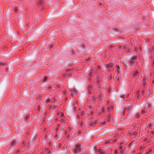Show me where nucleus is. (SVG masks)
Returning a JSON list of instances; mask_svg holds the SVG:
<instances>
[{
	"label": "nucleus",
	"mask_w": 154,
	"mask_h": 154,
	"mask_svg": "<svg viewBox=\"0 0 154 154\" xmlns=\"http://www.w3.org/2000/svg\"><path fill=\"white\" fill-rule=\"evenodd\" d=\"M81 144H79L74 146L73 147V151L75 153H78L80 152Z\"/></svg>",
	"instance_id": "f257e3e1"
},
{
	"label": "nucleus",
	"mask_w": 154,
	"mask_h": 154,
	"mask_svg": "<svg viewBox=\"0 0 154 154\" xmlns=\"http://www.w3.org/2000/svg\"><path fill=\"white\" fill-rule=\"evenodd\" d=\"M115 66L113 63H110L106 64V67L109 69V70L113 71L114 69V66Z\"/></svg>",
	"instance_id": "f03ea898"
},
{
	"label": "nucleus",
	"mask_w": 154,
	"mask_h": 154,
	"mask_svg": "<svg viewBox=\"0 0 154 154\" xmlns=\"http://www.w3.org/2000/svg\"><path fill=\"white\" fill-rule=\"evenodd\" d=\"M150 107V105L148 103H147L145 105L144 108L142 109L141 111L142 114H144L146 112L147 110V109Z\"/></svg>",
	"instance_id": "7ed1b4c3"
},
{
	"label": "nucleus",
	"mask_w": 154,
	"mask_h": 154,
	"mask_svg": "<svg viewBox=\"0 0 154 154\" xmlns=\"http://www.w3.org/2000/svg\"><path fill=\"white\" fill-rule=\"evenodd\" d=\"M128 62L129 64L132 67H133V66H135L137 65V63H136L135 61H134L129 60H128Z\"/></svg>",
	"instance_id": "20e7f679"
},
{
	"label": "nucleus",
	"mask_w": 154,
	"mask_h": 154,
	"mask_svg": "<svg viewBox=\"0 0 154 154\" xmlns=\"http://www.w3.org/2000/svg\"><path fill=\"white\" fill-rule=\"evenodd\" d=\"M137 59V54H134L131 56L130 60L135 61V60Z\"/></svg>",
	"instance_id": "39448f33"
},
{
	"label": "nucleus",
	"mask_w": 154,
	"mask_h": 154,
	"mask_svg": "<svg viewBox=\"0 0 154 154\" xmlns=\"http://www.w3.org/2000/svg\"><path fill=\"white\" fill-rule=\"evenodd\" d=\"M96 122L97 121L96 120H94V121H92L91 122L89 123L88 125H89L90 126L92 127L96 125Z\"/></svg>",
	"instance_id": "423d86ee"
},
{
	"label": "nucleus",
	"mask_w": 154,
	"mask_h": 154,
	"mask_svg": "<svg viewBox=\"0 0 154 154\" xmlns=\"http://www.w3.org/2000/svg\"><path fill=\"white\" fill-rule=\"evenodd\" d=\"M51 102H55V99L54 98L52 99L48 98L46 100V102L47 103Z\"/></svg>",
	"instance_id": "0eeeda50"
},
{
	"label": "nucleus",
	"mask_w": 154,
	"mask_h": 154,
	"mask_svg": "<svg viewBox=\"0 0 154 154\" xmlns=\"http://www.w3.org/2000/svg\"><path fill=\"white\" fill-rule=\"evenodd\" d=\"M88 92L89 94H91L92 93L91 91L92 90V87L91 85H89L88 87Z\"/></svg>",
	"instance_id": "6e6552de"
},
{
	"label": "nucleus",
	"mask_w": 154,
	"mask_h": 154,
	"mask_svg": "<svg viewBox=\"0 0 154 154\" xmlns=\"http://www.w3.org/2000/svg\"><path fill=\"white\" fill-rule=\"evenodd\" d=\"M70 91L72 94H76L78 92L74 88H73L71 89Z\"/></svg>",
	"instance_id": "1a4fd4ad"
},
{
	"label": "nucleus",
	"mask_w": 154,
	"mask_h": 154,
	"mask_svg": "<svg viewBox=\"0 0 154 154\" xmlns=\"http://www.w3.org/2000/svg\"><path fill=\"white\" fill-rule=\"evenodd\" d=\"M126 109V108H125L124 109L122 108L120 110V112H121V116H122L123 115H124L125 113V110Z\"/></svg>",
	"instance_id": "9d476101"
},
{
	"label": "nucleus",
	"mask_w": 154,
	"mask_h": 154,
	"mask_svg": "<svg viewBox=\"0 0 154 154\" xmlns=\"http://www.w3.org/2000/svg\"><path fill=\"white\" fill-rule=\"evenodd\" d=\"M116 139H114L113 140H107L106 141V143H108L110 142L111 143H113L115 142L116 141Z\"/></svg>",
	"instance_id": "9b49d317"
},
{
	"label": "nucleus",
	"mask_w": 154,
	"mask_h": 154,
	"mask_svg": "<svg viewBox=\"0 0 154 154\" xmlns=\"http://www.w3.org/2000/svg\"><path fill=\"white\" fill-rule=\"evenodd\" d=\"M91 98L92 99V101H93V103H96V99L94 97V96H91Z\"/></svg>",
	"instance_id": "f8f14e48"
},
{
	"label": "nucleus",
	"mask_w": 154,
	"mask_h": 154,
	"mask_svg": "<svg viewBox=\"0 0 154 154\" xmlns=\"http://www.w3.org/2000/svg\"><path fill=\"white\" fill-rule=\"evenodd\" d=\"M97 98L98 99H99V100H100V101L102 99L101 95L100 94L98 95L97 96Z\"/></svg>",
	"instance_id": "ddd939ff"
},
{
	"label": "nucleus",
	"mask_w": 154,
	"mask_h": 154,
	"mask_svg": "<svg viewBox=\"0 0 154 154\" xmlns=\"http://www.w3.org/2000/svg\"><path fill=\"white\" fill-rule=\"evenodd\" d=\"M106 117L107 118V121L108 122L110 121L111 120V115H107Z\"/></svg>",
	"instance_id": "4468645a"
},
{
	"label": "nucleus",
	"mask_w": 154,
	"mask_h": 154,
	"mask_svg": "<svg viewBox=\"0 0 154 154\" xmlns=\"http://www.w3.org/2000/svg\"><path fill=\"white\" fill-rule=\"evenodd\" d=\"M42 3V0H39L37 2V4L38 5H41Z\"/></svg>",
	"instance_id": "2eb2a0df"
},
{
	"label": "nucleus",
	"mask_w": 154,
	"mask_h": 154,
	"mask_svg": "<svg viewBox=\"0 0 154 154\" xmlns=\"http://www.w3.org/2000/svg\"><path fill=\"white\" fill-rule=\"evenodd\" d=\"M138 72L137 70L135 71L134 73H133V75L134 76H136L138 74Z\"/></svg>",
	"instance_id": "dca6fc26"
},
{
	"label": "nucleus",
	"mask_w": 154,
	"mask_h": 154,
	"mask_svg": "<svg viewBox=\"0 0 154 154\" xmlns=\"http://www.w3.org/2000/svg\"><path fill=\"white\" fill-rule=\"evenodd\" d=\"M98 154H104V152L103 151H102V150L101 149L98 150Z\"/></svg>",
	"instance_id": "f3484780"
},
{
	"label": "nucleus",
	"mask_w": 154,
	"mask_h": 154,
	"mask_svg": "<svg viewBox=\"0 0 154 154\" xmlns=\"http://www.w3.org/2000/svg\"><path fill=\"white\" fill-rule=\"evenodd\" d=\"M135 117L137 118H138L139 116V114L138 112H137L136 113Z\"/></svg>",
	"instance_id": "a211bd4d"
},
{
	"label": "nucleus",
	"mask_w": 154,
	"mask_h": 154,
	"mask_svg": "<svg viewBox=\"0 0 154 154\" xmlns=\"http://www.w3.org/2000/svg\"><path fill=\"white\" fill-rule=\"evenodd\" d=\"M92 93L91 94H95L96 93V91H95L92 90L91 91Z\"/></svg>",
	"instance_id": "6ab92c4d"
},
{
	"label": "nucleus",
	"mask_w": 154,
	"mask_h": 154,
	"mask_svg": "<svg viewBox=\"0 0 154 154\" xmlns=\"http://www.w3.org/2000/svg\"><path fill=\"white\" fill-rule=\"evenodd\" d=\"M25 146L24 141H23L22 143L21 147H24Z\"/></svg>",
	"instance_id": "aec40b11"
},
{
	"label": "nucleus",
	"mask_w": 154,
	"mask_h": 154,
	"mask_svg": "<svg viewBox=\"0 0 154 154\" xmlns=\"http://www.w3.org/2000/svg\"><path fill=\"white\" fill-rule=\"evenodd\" d=\"M150 40H151V38H149L146 39V42L147 43V42H149L150 41Z\"/></svg>",
	"instance_id": "412c9836"
},
{
	"label": "nucleus",
	"mask_w": 154,
	"mask_h": 154,
	"mask_svg": "<svg viewBox=\"0 0 154 154\" xmlns=\"http://www.w3.org/2000/svg\"><path fill=\"white\" fill-rule=\"evenodd\" d=\"M124 151L123 149L121 150V151L120 152L119 154H123Z\"/></svg>",
	"instance_id": "4be33fe9"
},
{
	"label": "nucleus",
	"mask_w": 154,
	"mask_h": 154,
	"mask_svg": "<svg viewBox=\"0 0 154 154\" xmlns=\"http://www.w3.org/2000/svg\"><path fill=\"white\" fill-rule=\"evenodd\" d=\"M123 146H123V145L120 146V147H119V149L120 150L123 149H122L123 148Z\"/></svg>",
	"instance_id": "5701e85b"
},
{
	"label": "nucleus",
	"mask_w": 154,
	"mask_h": 154,
	"mask_svg": "<svg viewBox=\"0 0 154 154\" xmlns=\"http://www.w3.org/2000/svg\"><path fill=\"white\" fill-rule=\"evenodd\" d=\"M151 124L150 122H149L148 124V127H149V128H151Z\"/></svg>",
	"instance_id": "b1692460"
},
{
	"label": "nucleus",
	"mask_w": 154,
	"mask_h": 154,
	"mask_svg": "<svg viewBox=\"0 0 154 154\" xmlns=\"http://www.w3.org/2000/svg\"><path fill=\"white\" fill-rule=\"evenodd\" d=\"M59 128L58 127L55 126L54 129L56 130V131H57L58 129Z\"/></svg>",
	"instance_id": "393cba45"
},
{
	"label": "nucleus",
	"mask_w": 154,
	"mask_h": 154,
	"mask_svg": "<svg viewBox=\"0 0 154 154\" xmlns=\"http://www.w3.org/2000/svg\"><path fill=\"white\" fill-rule=\"evenodd\" d=\"M144 149V147L141 146L140 147V149L141 150H143Z\"/></svg>",
	"instance_id": "a878e982"
},
{
	"label": "nucleus",
	"mask_w": 154,
	"mask_h": 154,
	"mask_svg": "<svg viewBox=\"0 0 154 154\" xmlns=\"http://www.w3.org/2000/svg\"><path fill=\"white\" fill-rule=\"evenodd\" d=\"M104 111L103 109H101L100 110H99L98 111V112L100 114L101 113V112H103Z\"/></svg>",
	"instance_id": "bb28decb"
},
{
	"label": "nucleus",
	"mask_w": 154,
	"mask_h": 154,
	"mask_svg": "<svg viewBox=\"0 0 154 154\" xmlns=\"http://www.w3.org/2000/svg\"><path fill=\"white\" fill-rule=\"evenodd\" d=\"M47 79V77H46L45 76L44 77V82H46Z\"/></svg>",
	"instance_id": "cd10ccee"
},
{
	"label": "nucleus",
	"mask_w": 154,
	"mask_h": 154,
	"mask_svg": "<svg viewBox=\"0 0 154 154\" xmlns=\"http://www.w3.org/2000/svg\"><path fill=\"white\" fill-rule=\"evenodd\" d=\"M144 80H145V79H143V85H144V86H145V85H146V83L145 82V81H144Z\"/></svg>",
	"instance_id": "c85d7f7f"
},
{
	"label": "nucleus",
	"mask_w": 154,
	"mask_h": 154,
	"mask_svg": "<svg viewBox=\"0 0 154 154\" xmlns=\"http://www.w3.org/2000/svg\"><path fill=\"white\" fill-rule=\"evenodd\" d=\"M116 67H117V69L118 70L119 69H120V67L119 66V65H117L116 66Z\"/></svg>",
	"instance_id": "c756f323"
},
{
	"label": "nucleus",
	"mask_w": 154,
	"mask_h": 154,
	"mask_svg": "<svg viewBox=\"0 0 154 154\" xmlns=\"http://www.w3.org/2000/svg\"><path fill=\"white\" fill-rule=\"evenodd\" d=\"M114 154H118V152L117 151V150H116L114 152Z\"/></svg>",
	"instance_id": "7c9ffc66"
},
{
	"label": "nucleus",
	"mask_w": 154,
	"mask_h": 154,
	"mask_svg": "<svg viewBox=\"0 0 154 154\" xmlns=\"http://www.w3.org/2000/svg\"><path fill=\"white\" fill-rule=\"evenodd\" d=\"M30 117V116H27L26 117V120H27Z\"/></svg>",
	"instance_id": "2f4dec72"
},
{
	"label": "nucleus",
	"mask_w": 154,
	"mask_h": 154,
	"mask_svg": "<svg viewBox=\"0 0 154 154\" xmlns=\"http://www.w3.org/2000/svg\"><path fill=\"white\" fill-rule=\"evenodd\" d=\"M63 121H64V120L63 119H60V122H63Z\"/></svg>",
	"instance_id": "473e14b6"
},
{
	"label": "nucleus",
	"mask_w": 154,
	"mask_h": 154,
	"mask_svg": "<svg viewBox=\"0 0 154 154\" xmlns=\"http://www.w3.org/2000/svg\"><path fill=\"white\" fill-rule=\"evenodd\" d=\"M93 71H92V72H90L89 73V75H92V74H93Z\"/></svg>",
	"instance_id": "72a5a7b5"
},
{
	"label": "nucleus",
	"mask_w": 154,
	"mask_h": 154,
	"mask_svg": "<svg viewBox=\"0 0 154 154\" xmlns=\"http://www.w3.org/2000/svg\"><path fill=\"white\" fill-rule=\"evenodd\" d=\"M137 132H136V131H134L133 133V134L134 135H136L137 134Z\"/></svg>",
	"instance_id": "f704fd0d"
},
{
	"label": "nucleus",
	"mask_w": 154,
	"mask_h": 154,
	"mask_svg": "<svg viewBox=\"0 0 154 154\" xmlns=\"http://www.w3.org/2000/svg\"><path fill=\"white\" fill-rule=\"evenodd\" d=\"M46 150L47 152H48V153H49L50 152V151L48 150V149H46Z\"/></svg>",
	"instance_id": "c9c22d12"
},
{
	"label": "nucleus",
	"mask_w": 154,
	"mask_h": 154,
	"mask_svg": "<svg viewBox=\"0 0 154 154\" xmlns=\"http://www.w3.org/2000/svg\"><path fill=\"white\" fill-rule=\"evenodd\" d=\"M100 67L99 66H97V69L98 70H100Z\"/></svg>",
	"instance_id": "e433bc0d"
},
{
	"label": "nucleus",
	"mask_w": 154,
	"mask_h": 154,
	"mask_svg": "<svg viewBox=\"0 0 154 154\" xmlns=\"http://www.w3.org/2000/svg\"><path fill=\"white\" fill-rule=\"evenodd\" d=\"M66 90H64L63 91V93L64 94H65L66 93Z\"/></svg>",
	"instance_id": "4c0bfd02"
},
{
	"label": "nucleus",
	"mask_w": 154,
	"mask_h": 154,
	"mask_svg": "<svg viewBox=\"0 0 154 154\" xmlns=\"http://www.w3.org/2000/svg\"><path fill=\"white\" fill-rule=\"evenodd\" d=\"M121 97L123 99H124L125 97V96L124 95H123L121 96Z\"/></svg>",
	"instance_id": "58836bf2"
},
{
	"label": "nucleus",
	"mask_w": 154,
	"mask_h": 154,
	"mask_svg": "<svg viewBox=\"0 0 154 154\" xmlns=\"http://www.w3.org/2000/svg\"><path fill=\"white\" fill-rule=\"evenodd\" d=\"M48 88L50 91H51V90L52 89V88L51 87H49Z\"/></svg>",
	"instance_id": "ea45409f"
},
{
	"label": "nucleus",
	"mask_w": 154,
	"mask_h": 154,
	"mask_svg": "<svg viewBox=\"0 0 154 154\" xmlns=\"http://www.w3.org/2000/svg\"><path fill=\"white\" fill-rule=\"evenodd\" d=\"M105 122H102L101 121V123L102 124H104L105 123Z\"/></svg>",
	"instance_id": "a19ab883"
},
{
	"label": "nucleus",
	"mask_w": 154,
	"mask_h": 154,
	"mask_svg": "<svg viewBox=\"0 0 154 154\" xmlns=\"http://www.w3.org/2000/svg\"><path fill=\"white\" fill-rule=\"evenodd\" d=\"M148 51L149 52H151V49H149L148 50Z\"/></svg>",
	"instance_id": "79ce46f5"
},
{
	"label": "nucleus",
	"mask_w": 154,
	"mask_h": 154,
	"mask_svg": "<svg viewBox=\"0 0 154 154\" xmlns=\"http://www.w3.org/2000/svg\"><path fill=\"white\" fill-rule=\"evenodd\" d=\"M128 134H130V135H132V133H131V132H128Z\"/></svg>",
	"instance_id": "37998d69"
},
{
	"label": "nucleus",
	"mask_w": 154,
	"mask_h": 154,
	"mask_svg": "<svg viewBox=\"0 0 154 154\" xmlns=\"http://www.w3.org/2000/svg\"><path fill=\"white\" fill-rule=\"evenodd\" d=\"M128 52V53H131V52L130 51H129V49H128V50L127 51V52Z\"/></svg>",
	"instance_id": "c03bdc74"
},
{
	"label": "nucleus",
	"mask_w": 154,
	"mask_h": 154,
	"mask_svg": "<svg viewBox=\"0 0 154 154\" xmlns=\"http://www.w3.org/2000/svg\"><path fill=\"white\" fill-rule=\"evenodd\" d=\"M153 68L154 69V64H152V69Z\"/></svg>",
	"instance_id": "a18cd8bd"
},
{
	"label": "nucleus",
	"mask_w": 154,
	"mask_h": 154,
	"mask_svg": "<svg viewBox=\"0 0 154 154\" xmlns=\"http://www.w3.org/2000/svg\"><path fill=\"white\" fill-rule=\"evenodd\" d=\"M68 128L69 130H71V128L70 127H69Z\"/></svg>",
	"instance_id": "49530a36"
},
{
	"label": "nucleus",
	"mask_w": 154,
	"mask_h": 154,
	"mask_svg": "<svg viewBox=\"0 0 154 154\" xmlns=\"http://www.w3.org/2000/svg\"><path fill=\"white\" fill-rule=\"evenodd\" d=\"M135 44V43L134 42L133 43H132V42H131V44L132 45H133L134 44Z\"/></svg>",
	"instance_id": "de8ad7c7"
},
{
	"label": "nucleus",
	"mask_w": 154,
	"mask_h": 154,
	"mask_svg": "<svg viewBox=\"0 0 154 154\" xmlns=\"http://www.w3.org/2000/svg\"><path fill=\"white\" fill-rule=\"evenodd\" d=\"M152 50H154V46H152Z\"/></svg>",
	"instance_id": "09e8293b"
},
{
	"label": "nucleus",
	"mask_w": 154,
	"mask_h": 154,
	"mask_svg": "<svg viewBox=\"0 0 154 154\" xmlns=\"http://www.w3.org/2000/svg\"><path fill=\"white\" fill-rule=\"evenodd\" d=\"M65 134H66L67 133V132L66 131H65Z\"/></svg>",
	"instance_id": "8fccbe9b"
},
{
	"label": "nucleus",
	"mask_w": 154,
	"mask_h": 154,
	"mask_svg": "<svg viewBox=\"0 0 154 154\" xmlns=\"http://www.w3.org/2000/svg\"><path fill=\"white\" fill-rule=\"evenodd\" d=\"M17 9L16 8L15 9V11L16 12H17Z\"/></svg>",
	"instance_id": "3c124183"
},
{
	"label": "nucleus",
	"mask_w": 154,
	"mask_h": 154,
	"mask_svg": "<svg viewBox=\"0 0 154 154\" xmlns=\"http://www.w3.org/2000/svg\"><path fill=\"white\" fill-rule=\"evenodd\" d=\"M69 135H68L67 136V138H69Z\"/></svg>",
	"instance_id": "603ef678"
},
{
	"label": "nucleus",
	"mask_w": 154,
	"mask_h": 154,
	"mask_svg": "<svg viewBox=\"0 0 154 154\" xmlns=\"http://www.w3.org/2000/svg\"><path fill=\"white\" fill-rule=\"evenodd\" d=\"M15 141H14V142H13V143H13V144H15Z\"/></svg>",
	"instance_id": "864d4df0"
},
{
	"label": "nucleus",
	"mask_w": 154,
	"mask_h": 154,
	"mask_svg": "<svg viewBox=\"0 0 154 154\" xmlns=\"http://www.w3.org/2000/svg\"><path fill=\"white\" fill-rule=\"evenodd\" d=\"M152 64H154V59L153 60V62H152Z\"/></svg>",
	"instance_id": "5fc2aeb1"
},
{
	"label": "nucleus",
	"mask_w": 154,
	"mask_h": 154,
	"mask_svg": "<svg viewBox=\"0 0 154 154\" xmlns=\"http://www.w3.org/2000/svg\"><path fill=\"white\" fill-rule=\"evenodd\" d=\"M118 134H116L115 135V137H116V136H118Z\"/></svg>",
	"instance_id": "6e6d98bb"
},
{
	"label": "nucleus",
	"mask_w": 154,
	"mask_h": 154,
	"mask_svg": "<svg viewBox=\"0 0 154 154\" xmlns=\"http://www.w3.org/2000/svg\"><path fill=\"white\" fill-rule=\"evenodd\" d=\"M135 51H136V50H137V48H135Z\"/></svg>",
	"instance_id": "4d7b16f0"
},
{
	"label": "nucleus",
	"mask_w": 154,
	"mask_h": 154,
	"mask_svg": "<svg viewBox=\"0 0 154 154\" xmlns=\"http://www.w3.org/2000/svg\"><path fill=\"white\" fill-rule=\"evenodd\" d=\"M144 92V91L143 90V91H142V93H143H143Z\"/></svg>",
	"instance_id": "13d9d810"
},
{
	"label": "nucleus",
	"mask_w": 154,
	"mask_h": 154,
	"mask_svg": "<svg viewBox=\"0 0 154 154\" xmlns=\"http://www.w3.org/2000/svg\"><path fill=\"white\" fill-rule=\"evenodd\" d=\"M25 149V148H24V149H23V151Z\"/></svg>",
	"instance_id": "bf43d9fd"
},
{
	"label": "nucleus",
	"mask_w": 154,
	"mask_h": 154,
	"mask_svg": "<svg viewBox=\"0 0 154 154\" xmlns=\"http://www.w3.org/2000/svg\"><path fill=\"white\" fill-rule=\"evenodd\" d=\"M59 126H60V125H57V127H59Z\"/></svg>",
	"instance_id": "052dcab7"
},
{
	"label": "nucleus",
	"mask_w": 154,
	"mask_h": 154,
	"mask_svg": "<svg viewBox=\"0 0 154 154\" xmlns=\"http://www.w3.org/2000/svg\"><path fill=\"white\" fill-rule=\"evenodd\" d=\"M38 109L39 110V106H38Z\"/></svg>",
	"instance_id": "680f3d73"
},
{
	"label": "nucleus",
	"mask_w": 154,
	"mask_h": 154,
	"mask_svg": "<svg viewBox=\"0 0 154 154\" xmlns=\"http://www.w3.org/2000/svg\"><path fill=\"white\" fill-rule=\"evenodd\" d=\"M119 77H118V80H119Z\"/></svg>",
	"instance_id": "e2e57ef3"
},
{
	"label": "nucleus",
	"mask_w": 154,
	"mask_h": 154,
	"mask_svg": "<svg viewBox=\"0 0 154 154\" xmlns=\"http://www.w3.org/2000/svg\"><path fill=\"white\" fill-rule=\"evenodd\" d=\"M148 152H147L146 154H148Z\"/></svg>",
	"instance_id": "0e129e2a"
},
{
	"label": "nucleus",
	"mask_w": 154,
	"mask_h": 154,
	"mask_svg": "<svg viewBox=\"0 0 154 154\" xmlns=\"http://www.w3.org/2000/svg\"><path fill=\"white\" fill-rule=\"evenodd\" d=\"M62 116V114H61V116Z\"/></svg>",
	"instance_id": "69168bd1"
},
{
	"label": "nucleus",
	"mask_w": 154,
	"mask_h": 154,
	"mask_svg": "<svg viewBox=\"0 0 154 154\" xmlns=\"http://www.w3.org/2000/svg\"><path fill=\"white\" fill-rule=\"evenodd\" d=\"M55 136L56 137L57 136V135H56Z\"/></svg>",
	"instance_id": "338daca9"
},
{
	"label": "nucleus",
	"mask_w": 154,
	"mask_h": 154,
	"mask_svg": "<svg viewBox=\"0 0 154 154\" xmlns=\"http://www.w3.org/2000/svg\"><path fill=\"white\" fill-rule=\"evenodd\" d=\"M153 134H154V133H153Z\"/></svg>",
	"instance_id": "774afa93"
}]
</instances>
